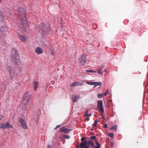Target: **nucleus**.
Returning <instances> with one entry per match:
<instances>
[{
    "mask_svg": "<svg viewBox=\"0 0 148 148\" xmlns=\"http://www.w3.org/2000/svg\"><path fill=\"white\" fill-rule=\"evenodd\" d=\"M79 97V95H74L72 96V99L73 102H76L78 100Z\"/></svg>",
    "mask_w": 148,
    "mask_h": 148,
    "instance_id": "2eb2a0df",
    "label": "nucleus"
},
{
    "mask_svg": "<svg viewBox=\"0 0 148 148\" xmlns=\"http://www.w3.org/2000/svg\"><path fill=\"white\" fill-rule=\"evenodd\" d=\"M22 127L24 129H27L28 127L27 124L25 123L24 120L21 118H20L18 120Z\"/></svg>",
    "mask_w": 148,
    "mask_h": 148,
    "instance_id": "9d476101",
    "label": "nucleus"
},
{
    "mask_svg": "<svg viewBox=\"0 0 148 148\" xmlns=\"http://www.w3.org/2000/svg\"><path fill=\"white\" fill-rule=\"evenodd\" d=\"M86 83L89 85H94V82H88L87 81L86 82Z\"/></svg>",
    "mask_w": 148,
    "mask_h": 148,
    "instance_id": "4be33fe9",
    "label": "nucleus"
},
{
    "mask_svg": "<svg viewBox=\"0 0 148 148\" xmlns=\"http://www.w3.org/2000/svg\"><path fill=\"white\" fill-rule=\"evenodd\" d=\"M86 56L84 55H81L79 57V60L80 63L82 65H84L86 64Z\"/></svg>",
    "mask_w": 148,
    "mask_h": 148,
    "instance_id": "1a4fd4ad",
    "label": "nucleus"
},
{
    "mask_svg": "<svg viewBox=\"0 0 148 148\" xmlns=\"http://www.w3.org/2000/svg\"><path fill=\"white\" fill-rule=\"evenodd\" d=\"M117 129V126L116 125H114L110 128L111 130H114L115 131H116Z\"/></svg>",
    "mask_w": 148,
    "mask_h": 148,
    "instance_id": "aec40b11",
    "label": "nucleus"
},
{
    "mask_svg": "<svg viewBox=\"0 0 148 148\" xmlns=\"http://www.w3.org/2000/svg\"><path fill=\"white\" fill-rule=\"evenodd\" d=\"M76 148H79L78 145L76 147ZM83 148H84V147H83Z\"/></svg>",
    "mask_w": 148,
    "mask_h": 148,
    "instance_id": "49530a36",
    "label": "nucleus"
},
{
    "mask_svg": "<svg viewBox=\"0 0 148 148\" xmlns=\"http://www.w3.org/2000/svg\"><path fill=\"white\" fill-rule=\"evenodd\" d=\"M90 119V118L89 117H87L86 118V119L87 121H89Z\"/></svg>",
    "mask_w": 148,
    "mask_h": 148,
    "instance_id": "37998d69",
    "label": "nucleus"
},
{
    "mask_svg": "<svg viewBox=\"0 0 148 148\" xmlns=\"http://www.w3.org/2000/svg\"><path fill=\"white\" fill-rule=\"evenodd\" d=\"M10 58L11 62L14 64L17 65L19 63V56L18 52L15 49H13L12 50Z\"/></svg>",
    "mask_w": 148,
    "mask_h": 148,
    "instance_id": "f257e3e1",
    "label": "nucleus"
},
{
    "mask_svg": "<svg viewBox=\"0 0 148 148\" xmlns=\"http://www.w3.org/2000/svg\"><path fill=\"white\" fill-rule=\"evenodd\" d=\"M103 127L104 128H106L107 127V125L106 124H105L103 125Z\"/></svg>",
    "mask_w": 148,
    "mask_h": 148,
    "instance_id": "4c0bfd02",
    "label": "nucleus"
},
{
    "mask_svg": "<svg viewBox=\"0 0 148 148\" xmlns=\"http://www.w3.org/2000/svg\"><path fill=\"white\" fill-rule=\"evenodd\" d=\"M64 138L67 139H68L70 138V136L68 135H65L64 136Z\"/></svg>",
    "mask_w": 148,
    "mask_h": 148,
    "instance_id": "cd10ccee",
    "label": "nucleus"
},
{
    "mask_svg": "<svg viewBox=\"0 0 148 148\" xmlns=\"http://www.w3.org/2000/svg\"><path fill=\"white\" fill-rule=\"evenodd\" d=\"M18 15L21 18V20L23 24H26L27 23V18L25 16V14L24 12V9L22 8H18Z\"/></svg>",
    "mask_w": 148,
    "mask_h": 148,
    "instance_id": "20e7f679",
    "label": "nucleus"
},
{
    "mask_svg": "<svg viewBox=\"0 0 148 148\" xmlns=\"http://www.w3.org/2000/svg\"><path fill=\"white\" fill-rule=\"evenodd\" d=\"M92 115V114H85L84 116L85 117H87V116H90Z\"/></svg>",
    "mask_w": 148,
    "mask_h": 148,
    "instance_id": "c756f323",
    "label": "nucleus"
},
{
    "mask_svg": "<svg viewBox=\"0 0 148 148\" xmlns=\"http://www.w3.org/2000/svg\"><path fill=\"white\" fill-rule=\"evenodd\" d=\"M0 128L5 129L8 127L9 128H13L12 125L9 123L8 122H6L5 123L1 124L0 125Z\"/></svg>",
    "mask_w": 148,
    "mask_h": 148,
    "instance_id": "9b49d317",
    "label": "nucleus"
},
{
    "mask_svg": "<svg viewBox=\"0 0 148 148\" xmlns=\"http://www.w3.org/2000/svg\"><path fill=\"white\" fill-rule=\"evenodd\" d=\"M42 45L43 46L47 47V44H46V43L45 42H42Z\"/></svg>",
    "mask_w": 148,
    "mask_h": 148,
    "instance_id": "2f4dec72",
    "label": "nucleus"
},
{
    "mask_svg": "<svg viewBox=\"0 0 148 148\" xmlns=\"http://www.w3.org/2000/svg\"><path fill=\"white\" fill-rule=\"evenodd\" d=\"M71 130L68 129L64 127H62L61 128L60 132L66 134H68Z\"/></svg>",
    "mask_w": 148,
    "mask_h": 148,
    "instance_id": "4468645a",
    "label": "nucleus"
},
{
    "mask_svg": "<svg viewBox=\"0 0 148 148\" xmlns=\"http://www.w3.org/2000/svg\"><path fill=\"white\" fill-rule=\"evenodd\" d=\"M101 114L102 117V118L105 121H106V119L104 117V116L103 115V113Z\"/></svg>",
    "mask_w": 148,
    "mask_h": 148,
    "instance_id": "72a5a7b5",
    "label": "nucleus"
},
{
    "mask_svg": "<svg viewBox=\"0 0 148 148\" xmlns=\"http://www.w3.org/2000/svg\"><path fill=\"white\" fill-rule=\"evenodd\" d=\"M109 92V90L108 89H107L106 92L105 93H106V95H107V94Z\"/></svg>",
    "mask_w": 148,
    "mask_h": 148,
    "instance_id": "58836bf2",
    "label": "nucleus"
},
{
    "mask_svg": "<svg viewBox=\"0 0 148 148\" xmlns=\"http://www.w3.org/2000/svg\"><path fill=\"white\" fill-rule=\"evenodd\" d=\"M61 126V125H57L56 127L55 128V129H56L58 128L59 127H60Z\"/></svg>",
    "mask_w": 148,
    "mask_h": 148,
    "instance_id": "e433bc0d",
    "label": "nucleus"
},
{
    "mask_svg": "<svg viewBox=\"0 0 148 148\" xmlns=\"http://www.w3.org/2000/svg\"><path fill=\"white\" fill-rule=\"evenodd\" d=\"M38 30L42 34L44 35L45 34H46L47 33L49 34L50 28L49 24H46L45 23H43L38 25Z\"/></svg>",
    "mask_w": 148,
    "mask_h": 148,
    "instance_id": "7ed1b4c3",
    "label": "nucleus"
},
{
    "mask_svg": "<svg viewBox=\"0 0 148 148\" xmlns=\"http://www.w3.org/2000/svg\"><path fill=\"white\" fill-rule=\"evenodd\" d=\"M40 115L39 112H35L33 116V118L37 122L39 118Z\"/></svg>",
    "mask_w": 148,
    "mask_h": 148,
    "instance_id": "f8f14e48",
    "label": "nucleus"
},
{
    "mask_svg": "<svg viewBox=\"0 0 148 148\" xmlns=\"http://www.w3.org/2000/svg\"><path fill=\"white\" fill-rule=\"evenodd\" d=\"M93 142L90 140H89L87 141V140H85L84 142H82L80 143L79 147L80 148H83L84 147L85 148V146L88 147L89 148V145H90Z\"/></svg>",
    "mask_w": 148,
    "mask_h": 148,
    "instance_id": "6e6552de",
    "label": "nucleus"
},
{
    "mask_svg": "<svg viewBox=\"0 0 148 148\" xmlns=\"http://www.w3.org/2000/svg\"><path fill=\"white\" fill-rule=\"evenodd\" d=\"M102 70L100 69L97 70V73L98 74H101V75H103V72L101 71Z\"/></svg>",
    "mask_w": 148,
    "mask_h": 148,
    "instance_id": "5701e85b",
    "label": "nucleus"
},
{
    "mask_svg": "<svg viewBox=\"0 0 148 148\" xmlns=\"http://www.w3.org/2000/svg\"><path fill=\"white\" fill-rule=\"evenodd\" d=\"M34 89L35 90H36L37 88L38 87L39 84L38 82L37 81H34Z\"/></svg>",
    "mask_w": 148,
    "mask_h": 148,
    "instance_id": "a211bd4d",
    "label": "nucleus"
},
{
    "mask_svg": "<svg viewBox=\"0 0 148 148\" xmlns=\"http://www.w3.org/2000/svg\"><path fill=\"white\" fill-rule=\"evenodd\" d=\"M94 85H93L94 86V88H95L96 86L100 85V87L101 85V82H94Z\"/></svg>",
    "mask_w": 148,
    "mask_h": 148,
    "instance_id": "6ab92c4d",
    "label": "nucleus"
},
{
    "mask_svg": "<svg viewBox=\"0 0 148 148\" xmlns=\"http://www.w3.org/2000/svg\"><path fill=\"white\" fill-rule=\"evenodd\" d=\"M105 66V64H101L99 66L100 69L101 70H102L104 67Z\"/></svg>",
    "mask_w": 148,
    "mask_h": 148,
    "instance_id": "393cba45",
    "label": "nucleus"
},
{
    "mask_svg": "<svg viewBox=\"0 0 148 148\" xmlns=\"http://www.w3.org/2000/svg\"><path fill=\"white\" fill-rule=\"evenodd\" d=\"M2 0H0V3H1L2 2Z\"/></svg>",
    "mask_w": 148,
    "mask_h": 148,
    "instance_id": "de8ad7c7",
    "label": "nucleus"
},
{
    "mask_svg": "<svg viewBox=\"0 0 148 148\" xmlns=\"http://www.w3.org/2000/svg\"><path fill=\"white\" fill-rule=\"evenodd\" d=\"M18 35L20 37L19 38L22 41L24 42L26 41V39L25 36L20 34H18Z\"/></svg>",
    "mask_w": 148,
    "mask_h": 148,
    "instance_id": "f3484780",
    "label": "nucleus"
},
{
    "mask_svg": "<svg viewBox=\"0 0 148 148\" xmlns=\"http://www.w3.org/2000/svg\"><path fill=\"white\" fill-rule=\"evenodd\" d=\"M90 145H91L92 147L95 148V147H94V144L93 142H92Z\"/></svg>",
    "mask_w": 148,
    "mask_h": 148,
    "instance_id": "f704fd0d",
    "label": "nucleus"
},
{
    "mask_svg": "<svg viewBox=\"0 0 148 148\" xmlns=\"http://www.w3.org/2000/svg\"><path fill=\"white\" fill-rule=\"evenodd\" d=\"M97 97L99 99H100L102 97V96L101 94H98L97 95Z\"/></svg>",
    "mask_w": 148,
    "mask_h": 148,
    "instance_id": "c85d7f7f",
    "label": "nucleus"
},
{
    "mask_svg": "<svg viewBox=\"0 0 148 148\" xmlns=\"http://www.w3.org/2000/svg\"><path fill=\"white\" fill-rule=\"evenodd\" d=\"M83 85L84 84L83 83L80 82H76L73 83L71 85V87Z\"/></svg>",
    "mask_w": 148,
    "mask_h": 148,
    "instance_id": "ddd939ff",
    "label": "nucleus"
},
{
    "mask_svg": "<svg viewBox=\"0 0 148 148\" xmlns=\"http://www.w3.org/2000/svg\"><path fill=\"white\" fill-rule=\"evenodd\" d=\"M108 136L109 137L113 138L114 136V134L112 133H110L108 134Z\"/></svg>",
    "mask_w": 148,
    "mask_h": 148,
    "instance_id": "b1692460",
    "label": "nucleus"
},
{
    "mask_svg": "<svg viewBox=\"0 0 148 148\" xmlns=\"http://www.w3.org/2000/svg\"><path fill=\"white\" fill-rule=\"evenodd\" d=\"M9 28L7 25L4 24V25L2 26L0 28V30L3 36L0 37L1 40H0V43L1 45H4L6 47L7 46V44L5 43V41L3 37L5 38V32H8L9 30Z\"/></svg>",
    "mask_w": 148,
    "mask_h": 148,
    "instance_id": "f03ea898",
    "label": "nucleus"
},
{
    "mask_svg": "<svg viewBox=\"0 0 148 148\" xmlns=\"http://www.w3.org/2000/svg\"><path fill=\"white\" fill-rule=\"evenodd\" d=\"M97 107L98 109V111L100 112V114H102L104 112L103 101L102 100H99L97 101Z\"/></svg>",
    "mask_w": 148,
    "mask_h": 148,
    "instance_id": "0eeeda50",
    "label": "nucleus"
},
{
    "mask_svg": "<svg viewBox=\"0 0 148 148\" xmlns=\"http://www.w3.org/2000/svg\"><path fill=\"white\" fill-rule=\"evenodd\" d=\"M107 70L106 69L104 70L103 71L104 72H107Z\"/></svg>",
    "mask_w": 148,
    "mask_h": 148,
    "instance_id": "79ce46f5",
    "label": "nucleus"
},
{
    "mask_svg": "<svg viewBox=\"0 0 148 148\" xmlns=\"http://www.w3.org/2000/svg\"><path fill=\"white\" fill-rule=\"evenodd\" d=\"M88 111H86L85 112V114H88Z\"/></svg>",
    "mask_w": 148,
    "mask_h": 148,
    "instance_id": "a19ab883",
    "label": "nucleus"
},
{
    "mask_svg": "<svg viewBox=\"0 0 148 148\" xmlns=\"http://www.w3.org/2000/svg\"><path fill=\"white\" fill-rule=\"evenodd\" d=\"M95 143L97 146H96L95 147V148H99L101 147V145L99 144L96 140H95Z\"/></svg>",
    "mask_w": 148,
    "mask_h": 148,
    "instance_id": "412c9836",
    "label": "nucleus"
},
{
    "mask_svg": "<svg viewBox=\"0 0 148 148\" xmlns=\"http://www.w3.org/2000/svg\"><path fill=\"white\" fill-rule=\"evenodd\" d=\"M85 138L84 137H83L81 138V140L82 141H83L85 140Z\"/></svg>",
    "mask_w": 148,
    "mask_h": 148,
    "instance_id": "c9c22d12",
    "label": "nucleus"
},
{
    "mask_svg": "<svg viewBox=\"0 0 148 148\" xmlns=\"http://www.w3.org/2000/svg\"><path fill=\"white\" fill-rule=\"evenodd\" d=\"M97 72L95 71H93V72H92V73H96Z\"/></svg>",
    "mask_w": 148,
    "mask_h": 148,
    "instance_id": "c03bdc74",
    "label": "nucleus"
},
{
    "mask_svg": "<svg viewBox=\"0 0 148 148\" xmlns=\"http://www.w3.org/2000/svg\"><path fill=\"white\" fill-rule=\"evenodd\" d=\"M30 98L31 96L28 92H27L24 95L22 102L23 106H27L29 104Z\"/></svg>",
    "mask_w": 148,
    "mask_h": 148,
    "instance_id": "39448f33",
    "label": "nucleus"
},
{
    "mask_svg": "<svg viewBox=\"0 0 148 148\" xmlns=\"http://www.w3.org/2000/svg\"><path fill=\"white\" fill-rule=\"evenodd\" d=\"M98 122V120H95L94 122V123L93 124V125L95 126H97V124Z\"/></svg>",
    "mask_w": 148,
    "mask_h": 148,
    "instance_id": "a878e982",
    "label": "nucleus"
},
{
    "mask_svg": "<svg viewBox=\"0 0 148 148\" xmlns=\"http://www.w3.org/2000/svg\"><path fill=\"white\" fill-rule=\"evenodd\" d=\"M102 96V97H103L104 96H105L106 95V93H102L101 94Z\"/></svg>",
    "mask_w": 148,
    "mask_h": 148,
    "instance_id": "473e14b6",
    "label": "nucleus"
},
{
    "mask_svg": "<svg viewBox=\"0 0 148 148\" xmlns=\"http://www.w3.org/2000/svg\"><path fill=\"white\" fill-rule=\"evenodd\" d=\"M35 52L37 54H40L43 52V51L40 47H37L36 48Z\"/></svg>",
    "mask_w": 148,
    "mask_h": 148,
    "instance_id": "dca6fc26",
    "label": "nucleus"
},
{
    "mask_svg": "<svg viewBox=\"0 0 148 148\" xmlns=\"http://www.w3.org/2000/svg\"><path fill=\"white\" fill-rule=\"evenodd\" d=\"M47 148H52L50 146V145H47Z\"/></svg>",
    "mask_w": 148,
    "mask_h": 148,
    "instance_id": "ea45409f",
    "label": "nucleus"
},
{
    "mask_svg": "<svg viewBox=\"0 0 148 148\" xmlns=\"http://www.w3.org/2000/svg\"><path fill=\"white\" fill-rule=\"evenodd\" d=\"M86 71L88 72L89 73H92L93 72V71L92 70H86Z\"/></svg>",
    "mask_w": 148,
    "mask_h": 148,
    "instance_id": "7c9ffc66",
    "label": "nucleus"
},
{
    "mask_svg": "<svg viewBox=\"0 0 148 148\" xmlns=\"http://www.w3.org/2000/svg\"><path fill=\"white\" fill-rule=\"evenodd\" d=\"M85 148H88V147L85 146Z\"/></svg>",
    "mask_w": 148,
    "mask_h": 148,
    "instance_id": "a18cd8bd",
    "label": "nucleus"
},
{
    "mask_svg": "<svg viewBox=\"0 0 148 148\" xmlns=\"http://www.w3.org/2000/svg\"><path fill=\"white\" fill-rule=\"evenodd\" d=\"M90 139H92L94 140L95 141L96 140V137L95 136H91L90 137Z\"/></svg>",
    "mask_w": 148,
    "mask_h": 148,
    "instance_id": "bb28decb",
    "label": "nucleus"
},
{
    "mask_svg": "<svg viewBox=\"0 0 148 148\" xmlns=\"http://www.w3.org/2000/svg\"><path fill=\"white\" fill-rule=\"evenodd\" d=\"M5 66V68L9 72L10 78L11 79H12V76L14 75V74L15 73L14 68H12L11 66L8 65V64H6Z\"/></svg>",
    "mask_w": 148,
    "mask_h": 148,
    "instance_id": "423d86ee",
    "label": "nucleus"
}]
</instances>
